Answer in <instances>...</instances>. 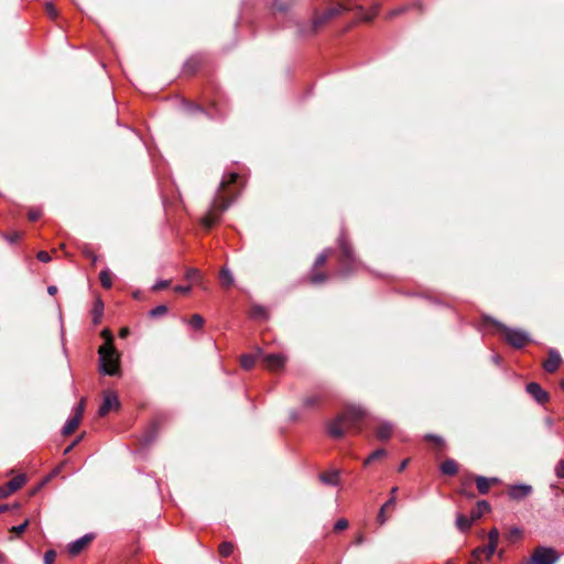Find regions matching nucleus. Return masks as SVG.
<instances>
[{"label":"nucleus","mask_w":564,"mask_h":564,"mask_svg":"<svg viewBox=\"0 0 564 564\" xmlns=\"http://www.w3.org/2000/svg\"><path fill=\"white\" fill-rule=\"evenodd\" d=\"M340 415L344 416L345 425L352 427L366 416V411L360 405H351Z\"/></svg>","instance_id":"nucleus-7"},{"label":"nucleus","mask_w":564,"mask_h":564,"mask_svg":"<svg viewBox=\"0 0 564 564\" xmlns=\"http://www.w3.org/2000/svg\"><path fill=\"white\" fill-rule=\"evenodd\" d=\"M384 455H386L384 449H377L373 453H371V455L365 460V465H369L371 462H373Z\"/></svg>","instance_id":"nucleus-34"},{"label":"nucleus","mask_w":564,"mask_h":564,"mask_svg":"<svg viewBox=\"0 0 564 564\" xmlns=\"http://www.w3.org/2000/svg\"><path fill=\"white\" fill-rule=\"evenodd\" d=\"M393 432V425L392 423L388 421H382L377 427L376 434L378 440L386 441L391 437Z\"/></svg>","instance_id":"nucleus-17"},{"label":"nucleus","mask_w":564,"mask_h":564,"mask_svg":"<svg viewBox=\"0 0 564 564\" xmlns=\"http://www.w3.org/2000/svg\"><path fill=\"white\" fill-rule=\"evenodd\" d=\"M120 405L119 399L113 391H106L104 393V400L101 405L99 406L98 414L100 416H105L111 410H117Z\"/></svg>","instance_id":"nucleus-8"},{"label":"nucleus","mask_w":564,"mask_h":564,"mask_svg":"<svg viewBox=\"0 0 564 564\" xmlns=\"http://www.w3.org/2000/svg\"><path fill=\"white\" fill-rule=\"evenodd\" d=\"M26 482V477L21 474L15 477H13L10 481L6 484L9 491L12 494L20 489L24 484Z\"/></svg>","instance_id":"nucleus-20"},{"label":"nucleus","mask_w":564,"mask_h":564,"mask_svg":"<svg viewBox=\"0 0 564 564\" xmlns=\"http://www.w3.org/2000/svg\"><path fill=\"white\" fill-rule=\"evenodd\" d=\"M498 479L497 478H487V477H484V476H477L476 477V485H477V489L479 490L480 494L485 495L489 491V487H490V484H494V482H497Z\"/></svg>","instance_id":"nucleus-19"},{"label":"nucleus","mask_w":564,"mask_h":564,"mask_svg":"<svg viewBox=\"0 0 564 564\" xmlns=\"http://www.w3.org/2000/svg\"><path fill=\"white\" fill-rule=\"evenodd\" d=\"M2 237L9 242V243H14L17 241H19L22 237V235L18 231H14L10 235H7V234H3Z\"/></svg>","instance_id":"nucleus-36"},{"label":"nucleus","mask_w":564,"mask_h":564,"mask_svg":"<svg viewBox=\"0 0 564 564\" xmlns=\"http://www.w3.org/2000/svg\"><path fill=\"white\" fill-rule=\"evenodd\" d=\"M10 495H11V492L9 491V489L7 488L6 485L0 487V498H6Z\"/></svg>","instance_id":"nucleus-50"},{"label":"nucleus","mask_w":564,"mask_h":564,"mask_svg":"<svg viewBox=\"0 0 564 564\" xmlns=\"http://www.w3.org/2000/svg\"><path fill=\"white\" fill-rule=\"evenodd\" d=\"M40 215H41L40 212L32 210L29 213V218L31 220H36L40 218Z\"/></svg>","instance_id":"nucleus-52"},{"label":"nucleus","mask_w":564,"mask_h":564,"mask_svg":"<svg viewBox=\"0 0 564 564\" xmlns=\"http://www.w3.org/2000/svg\"><path fill=\"white\" fill-rule=\"evenodd\" d=\"M520 533H521V531H520L518 528H513V529L511 530V534H516V535H518V534H520Z\"/></svg>","instance_id":"nucleus-60"},{"label":"nucleus","mask_w":564,"mask_h":564,"mask_svg":"<svg viewBox=\"0 0 564 564\" xmlns=\"http://www.w3.org/2000/svg\"><path fill=\"white\" fill-rule=\"evenodd\" d=\"M100 283L104 288L110 289L112 285L111 273L108 269L100 272Z\"/></svg>","instance_id":"nucleus-27"},{"label":"nucleus","mask_w":564,"mask_h":564,"mask_svg":"<svg viewBox=\"0 0 564 564\" xmlns=\"http://www.w3.org/2000/svg\"><path fill=\"white\" fill-rule=\"evenodd\" d=\"M129 334V329L128 328H122L119 333L120 337H126L127 335Z\"/></svg>","instance_id":"nucleus-58"},{"label":"nucleus","mask_w":564,"mask_h":564,"mask_svg":"<svg viewBox=\"0 0 564 564\" xmlns=\"http://www.w3.org/2000/svg\"><path fill=\"white\" fill-rule=\"evenodd\" d=\"M490 510V505L486 500H480L477 502L476 507L471 510L470 516L474 521L480 519L484 513Z\"/></svg>","instance_id":"nucleus-18"},{"label":"nucleus","mask_w":564,"mask_h":564,"mask_svg":"<svg viewBox=\"0 0 564 564\" xmlns=\"http://www.w3.org/2000/svg\"><path fill=\"white\" fill-rule=\"evenodd\" d=\"M237 178L238 174L234 172L224 176L209 209L202 218V225L204 227L212 228L220 219L221 214L229 207L230 202L225 198L223 191H225L229 184L235 183Z\"/></svg>","instance_id":"nucleus-1"},{"label":"nucleus","mask_w":564,"mask_h":564,"mask_svg":"<svg viewBox=\"0 0 564 564\" xmlns=\"http://www.w3.org/2000/svg\"><path fill=\"white\" fill-rule=\"evenodd\" d=\"M408 464H409V459H404V460L400 464V466H399L398 470H399V471H403V470L406 468Z\"/></svg>","instance_id":"nucleus-54"},{"label":"nucleus","mask_w":564,"mask_h":564,"mask_svg":"<svg viewBox=\"0 0 564 564\" xmlns=\"http://www.w3.org/2000/svg\"><path fill=\"white\" fill-rule=\"evenodd\" d=\"M496 550H497V544L491 543V542H489L488 545L482 547V551H485V553L487 554L488 560L495 554Z\"/></svg>","instance_id":"nucleus-39"},{"label":"nucleus","mask_w":564,"mask_h":564,"mask_svg":"<svg viewBox=\"0 0 564 564\" xmlns=\"http://www.w3.org/2000/svg\"><path fill=\"white\" fill-rule=\"evenodd\" d=\"M558 555L555 550L546 546H539L534 550L529 564H555Z\"/></svg>","instance_id":"nucleus-4"},{"label":"nucleus","mask_w":564,"mask_h":564,"mask_svg":"<svg viewBox=\"0 0 564 564\" xmlns=\"http://www.w3.org/2000/svg\"><path fill=\"white\" fill-rule=\"evenodd\" d=\"M488 539H489V542L498 544L499 531L496 528H492L488 532Z\"/></svg>","instance_id":"nucleus-41"},{"label":"nucleus","mask_w":564,"mask_h":564,"mask_svg":"<svg viewBox=\"0 0 564 564\" xmlns=\"http://www.w3.org/2000/svg\"><path fill=\"white\" fill-rule=\"evenodd\" d=\"M166 313H167V307L165 305H158L149 312V315L153 318H156V317L163 316Z\"/></svg>","instance_id":"nucleus-31"},{"label":"nucleus","mask_w":564,"mask_h":564,"mask_svg":"<svg viewBox=\"0 0 564 564\" xmlns=\"http://www.w3.org/2000/svg\"><path fill=\"white\" fill-rule=\"evenodd\" d=\"M199 276V271L197 269L191 268L186 271L185 278L187 280H194Z\"/></svg>","instance_id":"nucleus-48"},{"label":"nucleus","mask_w":564,"mask_h":564,"mask_svg":"<svg viewBox=\"0 0 564 564\" xmlns=\"http://www.w3.org/2000/svg\"><path fill=\"white\" fill-rule=\"evenodd\" d=\"M107 343L99 347L100 372L108 376H116L119 372V355L111 343V334L108 329L102 330Z\"/></svg>","instance_id":"nucleus-2"},{"label":"nucleus","mask_w":564,"mask_h":564,"mask_svg":"<svg viewBox=\"0 0 564 564\" xmlns=\"http://www.w3.org/2000/svg\"><path fill=\"white\" fill-rule=\"evenodd\" d=\"M102 310H104V305H102L101 301H97L95 304L94 311H93L95 323H99V318L102 315Z\"/></svg>","instance_id":"nucleus-32"},{"label":"nucleus","mask_w":564,"mask_h":564,"mask_svg":"<svg viewBox=\"0 0 564 564\" xmlns=\"http://www.w3.org/2000/svg\"><path fill=\"white\" fill-rule=\"evenodd\" d=\"M56 557V552L54 550H48L44 554V564H53Z\"/></svg>","instance_id":"nucleus-38"},{"label":"nucleus","mask_w":564,"mask_h":564,"mask_svg":"<svg viewBox=\"0 0 564 564\" xmlns=\"http://www.w3.org/2000/svg\"><path fill=\"white\" fill-rule=\"evenodd\" d=\"M408 10V7H400L388 12L387 18L393 19L394 17L402 14Z\"/></svg>","instance_id":"nucleus-40"},{"label":"nucleus","mask_w":564,"mask_h":564,"mask_svg":"<svg viewBox=\"0 0 564 564\" xmlns=\"http://www.w3.org/2000/svg\"><path fill=\"white\" fill-rule=\"evenodd\" d=\"M364 542H365V536H364L362 534L358 535V536L356 538V540H355V543H356L357 545H360V544H362Z\"/></svg>","instance_id":"nucleus-55"},{"label":"nucleus","mask_w":564,"mask_h":564,"mask_svg":"<svg viewBox=\"0 0 564 564\" xmlns=\"http://www.w3.org/2000/svg\"><path fill=\"white\" fill-rule=\"evenodd\" d=\"M488 321L503 330L506 340L516 348H522L530 340L529 334L524 330L507 327L494 318H488Z\"/></svg>","instance_id":"nucleus-3"},{"label":"nucleus","mask_w":564,"mask_h":564,"mask_svg":"<svg viewBox=\"0 0 564 564\" xmlns=\"http://www.w3.org/2000/svg\"><path fill=\"white\" fill-rule=\"evenodd\" d=\"M6 556L0 552V564H4Z\"/></svg>","instance_id":"nucleus-61"},{"label":"nucleus","mask_w":564,"mask_h":564,"mask_svg":"<svg viewBox=\"0 0 564 564\" xmlns=\"http://www.w3.org/2000/svg\"><path fill=\"white\" fill-rule=\"evenodd\" d=\"M170 285V280H159L155 282V284L152 286L153 291H160L164 288H167Z\"/></svg>","instance_id":"nucleus-43"},{"label":"nucleus","mask_w":564,"mask_h":564,"mask_svg":"<svg viewBox=\"0 0 564 564\" xmlns=\"http://www.w3.org/2000/svg\"><path fill=\"white\" fill-rule=\"evenodd\" d=\"M347 10H349V8H347L343 4H338L336 7L327 9L324 13L316 15L312 22V32L317 31L321 26H323L329 20H332L333 18L337 17L338 14H340L341 12L347 11Z\"/></svg>","instance_id":"nucleus-5"},{"label":"nucleus","mask_w":564,"mask_h":564,"mask_svg":"<svg viewBox=\"0 0 564 564\" xmlns=\"http://www.w3.org/2000/svg\"><path fill=\"white\" fill-rule=\"evenodd\" d=\"M398 491V487H393L391 489V497L388 501H386L383 503V506L380 508L379 512H378V516H377V521L379 522L380 525H383L387 521H388V518L386 516V510L388 508H391L395 505V494Z\"/></svg>","instance_id":"nucleus-14"},{"label":"nucleus","mask_w":564,"mask_h":564,"mask_svg":"<svg viewBox=\"0 0 564 564\" xmlns=\"http://www.w3.org/2000/svg\"><path fill=\"white\" fill-rule=\"evenodd\" d=\"M220 280H221V283L225 285V286H230L234 284V275L231 273V271L228 269V268H223L220 270Z\"/></svg>","instance_id":"nucleus-25"},{"label":"nucleus","mask_w":564,"mask_h":564,"mask_svg":"<svg viewBox=\"0 0 564 564\" xmlns=\"http://www.w3.org/2000/svg\"><path fill=\"white\" fill-rule=\"evenodd\" d=\"M76 444H77V441L74 442L73 444H70L68 447H66V449L64 451V454H68Z\"/></svg>","instance_id":"nucleus-59"},{"label":"nucleus","mask_w":564,"mask_h":564,"mask_svg":"<svg viewBox=\"0 0 564 564\" xmlns=\"http://www.w3.org/2000/svg\"><path fill=\"white\" fill-rule=\"evenodd\" d=\"M426 438L427 440H432V441H434L437 444H441L443 442V440L440 436H437V435L429 434V435H426Z\"/></svg>","instance_id":"nucleus-51"},{"label":"nucleus","mask_w":564,"mask_h":564,"mask_svg":"<svg viewBox=\"0 0 564 564\" xmlns=\"http://www.w3.org/2000/svg\"><path fill=\"white\" fill-rule=\"evenodd\" d=\"M8 510H10V506L9 505H1L0 506V513L6 512Z\"/></svg>","instance_id":"nucleus-57"},{"label":"nucleus","mask_w":564,"mask_h":564,"mask_svg":"<svg viewBox=\"0 0 564 564\" xmlns=\"http://www.w3.org/2000/svg\"><path fill=\"white\" fill-rule=\"evenodd\" d=\"M256 362V356L245 355L241 357V367L246 370H249L253 367Z\"/></svg>","instance_id":"nucleus-30"},{"label":"nucleus","mask_w":564,"mask_h":564,"mask_svg":"<svg viewBox=\"0 0 564 564\" xmlns=\"http://www.w3.org/2000/svg\"><path fill=\"white\" fill-rule=\"evenodd\" d=\"M492 360H494V362H496V364H499V362H500V358H499V356H497V355L492 356Z\"/></svg>","instance_id":"nucleus-62"},{"label":"nucleus","mask_w":564,"mask_h":564,"mask_svg":"<svg viewBox=\"0 0 564 564\" xmlns=\"http://www.w3.org/2000/svg\"><path fill=\"white\" fill-rule=\"evenodd\" d=\"M204 323L205 321L203 316L199 314H194L192 318L188 321V324L195 329H200L204 326Z\"/></svg>","instance_id":"nucleus-28"},{"label":"nucleus","mask_w":564,"mask_h":564,"mask_svg":"<svg viewBox=\"0 0 564 564\" xmlns=\"http://www.w3.org/2000/svg\"><path fill=\"white\" fill-rule=\"evenodd\" d=\"M532 494V486L525 484L512 485L508 489L511 499L520 501Z\"/></svg>","instance_id":"nucleus-11"},{"label":"nucleus","mask_w":564,"mask_h":564,"mask_svg":"<svg viewBox=\"0 0 564 564\" xmlns=\"http://www.w3.org/2000/svg\"><path fill=\"white\" fill-rule=\"evenodd\" d=\"M45 10L47 12V14L52 18V19H55L57 17V10L54 8V6L51 3V2H47L46 6H45Z\"/></svg>","instance_id":"nucleus-47"},{"label":"nucleus","mask_w":564,"mask_h":564,"mask_svg":"<svg viewBox=\"0 0 564 564\" xmlns=\"http://www.w3.org/2000/svg\"><path fill=\"white\" fill-rule=\"evenodd\" d=\"M339 247L343 252V258L340 259L341 269L339 271L340 275H347L349 273L348 262H354V253L351 247L346 241L344 235L339 237Z\"/></svg>","instance_id":"nucleus-6"},{"label":"nucleus","mask_w":564,"mask_h":564,"mask_svg":"<svg viewBox=\"0 0 564 564\" xmlns=\"http://www.w3.org/2000/svg\"><path fill=\"white\" fill-rule=\"evenodd\" d=\"M527 392L540 404L549 401V393L536 382H530L527 386Z\"/></svg>","instance_id":"nucleus-13"},{"label":"nucleus","mask_w":564,"mask_h":564,"mask_svg":"<svg viewBox=\"0 0 564 564\" xmlns=\"http://www.w3.org/2000/svg\"><path fill=\"white\" fill-rule=\"evenodd\" d=\"M348 528V521L346 519H339L334 524L335 531H341Z\"/></svg>","instance_id":"nucleus-42"},{"label":"nucleus","mask_w":564,"mask_h":564,"mask_svg":"<svg viewBox=\"0 0 564 564\" xmlns=\"http://www.w3.org/2000/svg\"><path fill=\"white\" fill-rule=\"evenodd\" d=\"M327 257H328V251L327 250H325L322 253H319L317 256V258L315 259V262H314V265H313V270H315L317 267L324 265L326 260H327Z\"/></svg>","instance_id":"nucleus-33"},{"label":"nucleus","mask_w":564,"mask_h":564,"mask_svg":"<svg viewBox=\"0 0 564 564\" xmlns=\"http://www.w3.org/2000/svg\"><path fill=\"white\" fill-rule=\"evenodd\" d=\"M458 470L457 463L454 459H446L441 465V471L445 475H455Z\"/></svg>","instance_id":"nucleus-23"},{"label":"nucleus","mask_w":564,"mask_h":564,"mask_svg":"<svg viewBox=\"0 0 564 564\" xmlns=\"http://www.w3.org/2000/svg\"><path fill=\"white\" fill-rule=\"evenodd\" d=\"M29 525V520L26 519L23 523H21L20 525H15V527H12L11 528V532H14L17 534H20L22 532L25 531V529L28 528Z\"/></svg>","instance_id":"nucleus-44"},{"label":"nucleus","mask_w":564,"mask_h":564,"mask_svg":"<svg viewBox=\"0 0 564 564\" xmlns=\"http://www.w3.org/2000/svg\"><path fill=\"white\" fill-rule=\"evenodd\" d=\"M319 402V397L318 395H311V397H306L304 400H303V404L305 408H313L315 406L317 403Z\"/></svg>","instance_id":"nucleus-35"},{"label":"nucleus","mask_w":564,"mask_h":564,"mask_svg":"<svg viewBox=\"0 0 564 564\" xmlns=\"http://www.w3.org/2000/svg\"><path fill=\"white\" fill-rule=\"evenodd\" d=\"M263 362L267 369L275 371L284 367L286 357L283 354H268L263 356Z\"/></svg>","instance_id":"nucleus-9"},{"label":"nucleus","mask_w":564,"mask_h":564,"mask_svg":"<svg viewBox=\"0 0 564 564\" xmlns=\"http://www.w3.org/2000/svg\"><path fill=\"white\" fill-rule=\"evenodd\" d=\"M327 280V275L323 274V273H312L311 275V282L313 284H319V283H323Z\"/></svg>","instance_id":"nucleus-37"},{"label":"nucleus","mask_w":564,"mask_h":564,"mask_svg":"<svg viewBox=\"0 0 564 564\" xmlns=\"http://www.w3.org/2000/svg\"><path fill=\"white\" fill-rule=\"evenodd\" d=\"M234 552V544L231 542H223L219 545V553L221 556H229Z\"/></svg>","instance_id":"nucleus-29"},{"label":"nucleus","mask_w":564,"mask_h":564,"mask_svg":"<svg viewBox=\"0 0 564 564\" xmlns=\"http://www.w3.org/2000/svg\"><path fill=\"white\" fill-rule=\"evenodd\" d=\"M560 364V354L556 350L551 349L549 352V359L543 364V367L547 372H554L558 368Z\"/></svg>","instance_id":"nucleus-16"},{"label":"nucleus","mask_w":564,"mask_h":564,"mask_svg":"<svg viewBox=\"0 0 564 564\" xmlns=\"http://www.w3.org/2000/svg\"><path fill=\"white\" fill-rule=\"evenodd\" d=\"M338 477H339V471L338 470H333L328 474H323L319 476L321 480L326 484V485H333V486H336L338 484Z\"/></svg>","instance_id":"nucleus-24"},{"label":"nucleus","mask_w":564,"mask_h":564,"mask_svg":"<svg viewBox=\"0 0 564 564\" xmlns=\"http://www.w3.org/2000/svg\"><path fill=\"white\" fill-rule=\"evenodd\" d=\"M174 290L176 292H178V293H185L186 294V293L191 292L192 288H191V285H178Z\"/></svg>","instance_id":"nucleus-49"},{"label":"nucleus","mask_w":564,"mask_h":564,"mask_svg":"<svg viewBox=\"0 0 564 564\" xmlns=\"http://www.w3.org/2000/svg\"><path fill=\"white\" fill-rule=\"evenodd\" d=\"M546 423H547V425H549V426H552V424H553V422H552V420H551V419H547V420H546Z\"/></svg>","instance_id":"nucleus-64"},{"label":"nucleus","mask_w":564,"mask_h":564,"mask_svg":"<svg viewBox=\"0 0 564 564\" xmlns=\"http://www.w3.org/2000/svg\"><path fill=\"white\" fill-rule=\"evenodd\" d=\"M47 293H48L50 295H55V294L57 293V288H56L55 285H50V286L47 288Z\"/></svg>","instance_id":"nucleus-53"},{"label":"nucleus","mask_w":564,"mask_h":564,"mask_svg":"<svg viewBox=\"0 0 564 564\" xmlns=\"http://www.w3.org/2000/svg\"><path fill=\"white\" fill-rule=\"evenodd\" d=\"M250 317L254 319L265 321L269 317L268 311L264 306L253 305L250 312Z\"/></svg>","instance_id":"nucleus-22"},{"label":"nucleus","mask_w":564,"mask_h":564,"mask_svg":"<svg viewBox=\"0 0 564 564\" xmlns=\"http://www.w3.org/2000/svg\"><path fill=\"white\" fill-rule=\"evenodd\" d=\"M36 258L39 259V261L44 262V263H47L51 261V256L46 251H39L36 254Z\"/></svg>","instance_id":"nucleus-46"},{"label":"nucleus","mask_w":564,"mask_h":564,"mask_svg":"<svg viewBox=\"0 0 564 564\" xmlns=\"http://www.w3.org/2000/svg\"><path fill=\"white\" fill-rule=\"evenodd\" d=\"M88 256L91 258L94 263L97 261V256H95L93 253H89Z\"/></svg>","instance_id":"nucleus-63"},{"label":"nucleus","mask_w":564,"mask_h":564,"mask_svg":"<svg viewBox=\"0 0 564 564\" xmlns=\"http://www.w3.org/2000/svg\"><path fill=\"white\" fill-rule=\"evenodd\" d=\"M83 412H84V403L80 402L75 410V414L70 419H68L67 422L65 423L63 431H62L64 435H69L77 429V426L79 425V422L82 420Z\"/></svg>","instance_id":"nucleus-10"},{"label":"nucleus","mask_w":564,"mask_h":564,"mask_svg":"<svg viewBox=\"0 0 564 564\" xmlns=\"http://www.w3.org/2000/svg\"><path fill=\"white\" fill-rule=\"evenodd\" d=\"M379 8H380V4L376 3V4H373L371 12L368 13V12H364L362 7H359L358 9L360 11V19H362L364 21H371L378 14Z\"/></svg>","instance_id":"nucleus-26"},{"label":"nucleus","mask_w":564,"mask_h":564,"mask_svg":"<svg viewBox=\"0 0 564 564\" xmlns=\"http://www.w3.org/2000/svg\"><path fill=\"white\" fill-rule=\"evenodd\" d=\"M474 519L471 518V516L469 517H466L462 513L457 514L456 517V525L457 528L462 531V532H465L467 531L474 523Z\"/></svg>","instance_id":"nucleus-21"},{"label":"nucleus","mask_w":564,"mask_h":564,"mask_svg":"<svg viewBox=\"0 0 564 564\" xmlns=\"http://www.w3.org/2000/svg\"><path fill=\"white\" fill-rule=\"evenodd\" d=\"M345 424L344 416L338 415L329 425H328V434L333 438H340L344 436L345 431L343 425Z\"/></svg>","instance_id":"nucleus-15"},{"label":"nucleus","mask_w":564,"mask_h":564,"mask_svg":"<svg viewBox=\"0 0 564 564\" xmlns=\"http://www.w3.org/2000/svg\"><path fill=\"white\" fill-rule=\"evenodd\" d=\"M482 552H484L482 547H478V549L474 550L473 556L478 557Z\"/></svg>","instance_id":"nucleus-56"},{"label":"nucleus","mask_w":564,"mask_h":564,"mask_svg":"<svg viewBox=\"0 0 564 564\" xmlns=\"http://www.w3.org/2000/svg\"><path fill=\"white\" fill-rule=\"evenodd\" d=\"M94 539L93 534H85L82 538L70 542L67 545V551L72 556L78 555Z\"/></svg>","instance_id":"nucleus-12"},{"label":"nucleus","mask_w":564,"mask_h":564,"mask_svg":"<svg viewBox=\"0 0 564 564\" xmlns=\"http://www.w3.org/2000/svg\"><path fill=\"white\" fill-rule=\"evenodd\" d=\"M555 474L558 478H564V459H561L556 467H555Z\"/></svg>","instance_id":"nucleus-45"}]
</instances>
